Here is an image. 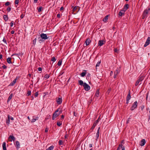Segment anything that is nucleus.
<instances>
[{
  "label": "nucleus",
  "mask_w": 150,
  "mask_h": 150,
  "mask_svg": "<svg viewBox=\"0 0 150 150\" xmlns=\"http://www.w3.org/2000/svg\"><path fill=\"white\" fill-rule=\"evenodd\" d=\"M38 92H36L35 93V97H37L38 96Z\"/></svg>",
  "instance_id": "49530a36"
},
{
  "label": "nucleus",
  "mask_w": 150,
  "mask_h": 150,
  "mask_svg": "<svg viewBox=\"0 0 150 150\" xmlns=\"http://www.w3.org/2000/svg\"><path fill=\"white\" fill-rule=\"evenodd\" d=\"M8 140L10 142H12V141H14L16 140V138L13 135H11L8 137Z\"/></svg>",
  "instance_id": "6e6552de"
},
{
  "label": "nucleus",
  "mask_w": 150,
  "mask_h": 150,
  "mask_svg": "<svg viewBox=\"0 0 150 150\" xmlns=\"http://www.w3.org/2000/svg\"><path fill=\"white\" fill-rule=\"evenodd\" d=\"M3 18L4 20L6 21H7L8 20V18L7 16L6 15H4L3 16Z\"/></svg>",
  "instance_id": "393cba45"
},
{
  "label": "nucleus",
  "mask_w": 150,
  "mask_h": 150,
  "mask_svg": "<svg viewBox=\"0 0 150 150\" xmlns=\"http://www.w3.org/2000/svg\"><path fill=\"white\" fill-rule=\"evenodd\" d=\"M42 8V6H40L39 8H37V9L38 12L40 13L41 11Z\"/></svg>",
  "instance_id": "c756f323"
},
{
  "label": "nucleus",
  "mask_w": 150,
  "mask_h": 150,
  "mask_svg": "<svg viewBox=\"0 0 150 150\" xmlns=\"http://www.w3.org/2000/svg\"><path fill=\"white\" fill-rule=\"evenodd\" d=\"M97 124L95 123V122H94L93 126L91 127V129L92 130H93V129L94 128L96 125H97Z\"/></svg>",
  "instance_id": "b1692460"
},
{
  "label": "nucleus",
  "mask_w": 150,
  "mask_h": 150,
  "mask_svg": "<svg viewBox=\"0 0 150 150\" xmlns=\"http://www.w3.org/2000/svg\"><path fill=\"white\" fill-rule=\"evenodd\" d=\"M13 21H12L11 22L10 24H11V27L13 26Z\"/></svg>",
  "instance_id": "6e6d98bb"
},
{
  "label": "nucleus",
  "mask_w": 150,
  "mask_h": 150,
  "mask_svg": "<svg viewBox=\"0 0 150 150\" xmlns=\"http://www.w3.org/2000/svg\"><path fill=\"white\" fill-rule=\"evenodd\" d=\"M2 67L4 69H6L7 68V67L5 65H4Z\"/></svg>",
  "instance_id": "864d4df0"
},
{
  "label": "nucleus",
  "mask_w": 150,
  "mask_h": 150,
  "mask_svg": "<svg viewBox=\"0 0 150 150\" xmlns=\"http://www.w3.org/2000/svg\"><path fill=\"white\" fill-rule=\"evenodd\" d=\"M3 41L6 43V40L4 39H4L3 40Z\"/></svg>",
  "instance_id": "69168bd1"
},
{
  "label": "nucleus",
  "mask_w": 150,
  "mask_h": 150,
  "mask_svg": "<svg viewBox=\"0 0 150 150\" xmlns=\"http://www.w3.org/2000/svg\"><path fill=\"white\" fill-rule=\"evenodd\" d=\"M9 4H10V2H6L5 4V5L7 6L9 5Z\"/></svg>",
  "instance_id": "de8ad7c7"
},
{
  "label": "nucleus",
  "mask_w": 150,
  "mask_h": 150,
  "mask_svg": "<svg viewBox=\"0 0 150 150\" xmlns=\"http://www.w3.org/2000/svg\"><path fill=\"white\" fill-rule=\"evenodd\" d=\"M99 96V90H98L96 91L95 95V96H96L97 97H98Z\"/></svg>",
  "instance_id": "c85d7f7f"
},
{
  "label": "nucleus",
  "mask_w": 150,
  "mask_h": 150,
  "mask_svg": "<svg viewBox=\"0 0 150 150\" xmlns=\"http://www.w3.org/2000/svg\"><path fill=\"white\" fill-rule=\"evenodd\" d=\"M62 125V123L60 122H58L57 123V125L59 126H60Z\"/></svg>",
  "instance_id": "e433bc0d"
},
{
  "label": "nucleus",
  "mask_w": 150,
  "mask_h": 150,
  "mask_svg": "<svg viewBox=\"0 0 150 150\" xmlns=\"http://www.w3.org/2000/svg\"><path fill=\"white\" fill-rule=\"evenodd\" d=\"M11 10V8L10 7H8L7 9V11L8 12H9Z\"/></svg>",
  "instance_id": "c03bdc74"
},
{
  "label": "nucleus",
  "mask_w": 150,
  "mask_h": 150,
  "mask_svg": "<svg viewBox=\"0 0 150 150\" xmlns=\"http://www.w3.org/2000/svg\"><path fill=\"white\" fill-rule=\"evenodd\" d=\"M62 99L61 97L58 98H56V101H57L58 104L59 105L62 103Z\"/></svg>",
  "instance_id": "9d476101"
},
{
  "label": "nucleus",
  "mask_w": 150,
  "mask_h": 150,
  "mask_svg": "<svg viewBox=\"0 0 150 150\" xmlns=\"http://www.w3.org/2000/svg\"><path fill=\"white\" fill-rule=\"evenodd\" d=\"M150 43V37H148L144 45V47H145L148 46Z\"/></svg>",
  "instance_id": "0eeeda50"
},
{
  "label": "nucleus",
  "mask_w": 150,
  "mask_h": 150,
  "mask_svg": "<svg viewBox=\"0 0 150 150\" xmlns=\"http://www.w3.org/2000/svg\"><path fill=\"white\" fill-rule=\"evenodd\" d=\"M78 82L79 84L81 86H83L84 85V83L83 81L81 80H80L78 81Z\"/></svg>",
  "instance_id": "412c9836"
},
{
  "label": "nucleus",
  "mask_w": 150,
  "mask_h": 150,
  "mask_svg": "<svg viewBox=\"0 0 150 150\" xmlns=\"http://www.w3.org/2000/svg\"><path fill=\"white\" fill-rule=\"evenodd\" d=\"M31 94V91H28L27 93V96H29Z\"/></svg>",
  "instance_id": "ea45409f"
},
{
  "label": "nucleus",
  "mask_w": 150,
  "mask_h": 150,
  "mask_svg": "<svg viewBox=\"0 0 150 150\" xmlns=\"http://www.w3.org/2000/svg\"><path fill=\"white\" fill-rule=\"evenodd\" d=\"M114 51L118 53V50H117V49L115 48V50H114Z\"/></svg>",
  "instance_id": "603ef678"
},
{
  "label": "nucleus",
  "mask_w": 150,
  "mask_h": 150,
  "mask_svg": "<svg viewBox=\"0 0 150 150\" xmlns=\"http://www.w3.org/2000/svg\"><path fill=\"white\" fill-rule=\"evenodd\" d=\"M57 16L58 18H60V14L59 13L57 15Z\"/></svg>",
  "instance_id": "13d9d810"
},
{
  "label": "nucleus",
  "mask_w": 150,
  "mask_h": 150,
  "mask_svg": "<svg viewBox=\"0 0 150 150\" xmlns=\"http://www.w3.org/2000/svg\"><path fill=\"white\" fill-rule=\"evenodd\" d=\"M91 42V40L90 39L88 38L85 41V43L86 46L88 45Z\"/></svg>",
  "instance_id": "2eb2a0df"
},
{
  "label": "nucleus",
  "mask_w": 150,
  "mask_h": 150,
  "mask_svg": "<svg viewBox=\"0 0 150 150\" xmlns=\"http://www.w3.org/2000/svg\"><path fill=\"white\" fill-rule=\"evenodd\" d=\"M101 63V60H100V61H99L97 63V64L96 65V67H99L100 64Z\"/></svg>",
  "instance_id": "7c9ffc66"
},
{
  "label": "nucleus",
  "mask_w": 150,
  "mask_h": 150,
  "mask_svg": "<svg viewBox=\"0 0 150 150\" xmlns=\"http://www.w3.org/2000/svg\"><path fill=\"white\" fill-rule=\"evenodd\" d=\"M35 119L36 120H37L38 119V117H34Z\"/></svg>",
  "instance_id": "774afa93"
},
{
  "label": "nucleus",
  "mask_w": 150,
  "mask_h": 150,
  "mask_svg": "<svg viewBox=\"0 0 150 150\" xmlns=\"http://www.w3.org/2000/svg\"><path fill=\"white\" fill-rule=\"evenodd\" d=\"M86 71L85 70V72H82L81 73L80 75H81V76L84 77L85 76L86 74Z\"/></svg>",
  "instance_id": "a878e982"
},
{
  "label": "nucleus",
  "mask_w": 150,
  "mask_h": 150,
  "mask_svg": "<svg viewBox=\"0 0 150 150\" xmlns=\"http://www.w3.org/2000/svg\"><path fill=\"white\" fill-rule=\"evenodd\" d=\"M38 0H34V3H36L37 2Z\"/></svg>",
  "instance_id": "e2e57ef3"
},
{
  "label": "nucleus",
  "mask_w": 150,
  "mask_h": 150,
  "mask_svg": "<svg viewBox=\"0 0 150 150\" xmlns=\"http://www.w3.org/2000/svg\"><path fill=\"white\" fill-rule=\"evenodd\" d=\"M83 86L84 89L86 91H88L90 89V87L86 83H84V85H83Z\"/></svg>",
  "instance_id": "39448f33"
},
{
  "label": "nucleus",
  "mask_w": 150,
  "mask_h": 150,
  "mask_svg": "<svg viewBox=\"0 0 150 150\" xmlns=\"http://www.w3.org/2000/svg\"><path fill=\"white\" fill-rule=\"evenodd\" d=\"M40 37L38 38L39 39V41H40H40L42 42V41H44L45 40L47 39L48 38V37L47 34L44 33H42L40 34Z\"/></svg>",
  "instance_id": "f257e3e1"
},
{
  "label": "nucleus",
  "mask_w": 150,
  "mask_h": 150,
  "mask_svg": "<svg viewBox=\"0 0 150 150\" xmlns=\"http://www.w3.org/2000/svg\"><path fill=\"white\" fill-rule=\"evenodd\" d=\"M120 146H121V148L122 149V150H125V147L122 145V144H120Z\"/></svg>",
  "instance_id": "72a5a7b5"
},
{
  "label": "nucleus",
  "mask_w": 150,
  "mask_h": 150,
  "mask_svg": "<svg viewBox=\"0 0 150 150\" xmlns=\"http://www.w3.org/2000/svg\"><path fill=\"white\" fill-rule=\"evenodd\" d=\"M146 142L145 141V139H142V140H141L139 144L141 146H142L144 145L146 143Z\"/></svg>",
  "instance_id": "f8f14e48"
},
{
  "label": "nucleus",
  "mask_w": 150,
  "mask_h": 150,
  "mask_svg": "<svg viewBox=\"0 0 150 150\" xmlns=\"http://www.w3.org/2000/svg\"><path fill=\"white\" fill-rule=\"evenodd\" d=\"M150 10L149 8H146L144 12L143 15H142V19H144L147 16V14Z\"/></svg>",
  "instance_id": "f03ea898"
},
{
  "label": "nucleus",
  "mask_w": 150,
  "mask_h": 150,
  "mask_svg": "<svg viewBox=\"0 0 150 150\" xmlns=\"http://www.w3.org/2000/svg\"><path fill=\"white\" fill-rule=\"evenodd\" d=\"M36 38H35L33 41V44L35 45V44H36Z\"/></svg>",
  "instance_id": "f704fd0d"
},
{
  "label": "nucleus",
  "mask_w": 150,
  "mask_h": 150,
  "mask_svg": "<svg viewBox=\"0 0 150 150\" xmlns=\"http://www.w3.org/2000/svg\"><path fill=\"white\" fill-rule=\"evenodd\" d=\"M104 41L103 40H100L98 42V45L100 46H102L104 44Z\"/></svg>",
  "instance_id": "ddd939ff"
},
{
  "label": "nucleus",
  "mask_w": 150,
  "mask_h": 150,
  "mask_svg": "<svg viewBox=\"0 0 150 150\" xmlns=\"http://www.w3.org/2000/svg\"><path fill=\"white\" fill-rule=\"evenodd\" d=\"M16 79H14L13 81L12 82V83H11V85H13L16 82Z\"/></svg>",
  "instance_id": "4c0bfd02"
},
{
  "label": "nucleus",
  "mask_w": 150,
  "mask_h": 150,
  "mask_svg": "<svg viewBox=\"0 0 150 150\" xmlns=\"http://www.w3.org/2000/svg\"><path fill=\"white\" fill-rule=\"evenodd\" d=\"M24 16L23 14H22L21 15V18L22 19L23 18V17H24Z\"/></svg>",
  "instance_id": "4d7b16f0"
},
{
  "label": "nucleus",
  "mask_w": 150,
  "mask_h": 150,
  "mask_svg": "<svg viewBox=\"0 0 150 150\" xmlns=\"http://www.w3.org/2000/svg\"><path fill=\"white\" fill-rule=\"evenodd\" d=\"M36 120L35 119L34 117H33V119H32V121H31V122L33 123V122H35V121H36Z\"/></svg>",
  "instance_id": "37998d69"
},
{
  "label": "nucleus",
  "mask_w": 150,
  "mask_h": 150,
  "mask_svg": "<svg viewBox=\"0 0 150 150\" xmlns=\"http://www.w3.org/2000/svg\"><path fill=\"white\" fill-rule=\"evenodd\" d=\"M67 137H68V135L67 134H66L64 136L65 139H67Z\"/></svg>",
  "instance_id": "bf43d9fd"
},
{
  "label": "nucleus",
  "mask_w": 150,
  "mask_h": 150,
  "mask_svg": "<svg viewBox=\"0 0 150 150\" xmlns=\"http://www.w3.org/2000/svg\"><path fill=\"white\" fill-rule=\"evenodd\" d=\"M64 7H62L60 8V10L61 11L62 10L64 9Z\"/></svg>",
  "instance_id": "0e129e2a"
},
{
  "label": "nucleus",
  "mask_w": 150,
  "mask_h": 150,
  "mask_svg": "<svg viewBox=\"0 0 150 150\" xmlns=\"http://www.w3.org/2000/svg\"><path fill=\"white\" fill-rule=\"evenodd\" d=\"M50 77V75L49 74H46L44 76V78L46 79H48Z\"/></svg>",
  "instance_id": "c9c22d12"
},
{
  "label": "nucleus",
  "mask_w": 150,
  "mask_h": 150,
  "mask_svg": "<svg viewBox=\"0 0 150 150\" xmlns=\"http://www.w3.org/2000/svg\"><path fill=\"white\" fill-rule=\"evenodd\" d=\"M121 148V146H120V145H119V146L117 148V150H120Z\"/></svg>",
  "instance_id": "5fc2aeb1"
},
{
  "label": "nucleus",
  "mask_w": 150,
  "mask_h": 150,
  "mask_svg": "<svg viewBox=\"0 0 150 150\" xmlns=\"http://www.w3.org/2000/svg\"><path fill=\"white\" fill-rule=\"evenodd\" d=\"M54 146L53 145L50 146L47 149H46V150H52L54 149Z\"/></svg>",
  "instance_id": "bb28decb"
},
{
  "label": "nucleus",
  "mask_w": 150,
  "mask_h": 150,
  "mask_svg": "<svg viewBox=\"0 0 150 150\" xmlns=\"http://www.w3.org/2000/svg\"><path fill=\"white\" fill-rule=\"evenodd\" d=\"M38 70L39 71H41L42 70V69L41 67H39L38 68Z\"/></svg>",
  "instance_id": "09e8293b"
},
{
  "label": "nucleus",
  "mask_w": 150,
  "mask_h": 150,
  "mask_svg": "<svg viewBox=\"0 0 150 150\" xmlns=\"http://www.w3.org/2000/svg\"><path fill=\"white\" fill-rule=\"evenodd\" d=\"M125 11H123L122 10H121V11L119 12L118 15L119 16H123L125 14Z\"/></svg>",
  "instance_id": "9b49d317"
},
{
  "label": "nucleus",
  "mask_w": 150,
  "mask_h": 150,
  "mask_svg": "<svg viewBox=\"0 0 150 150\" xmlns=\"http://www.w3.org/2000/svg\"><path fill=\"white\" fill-rule=\"evenodd\" d=\"M48 130H49L48 128H46L45 129V132H48Z\"/></svg>",
  "instance_id": "8fccbe9b"
},
{
  "label": "nucleus",
  "mask_w": 150,
  "mask_h": 150,
  "mask_svg": "<svg viewBox=\"0 0 150 150\" xmlns=\"http://www.w3.org/2000/svg\"><path fill=\"white\" fill-rule=\"evenodd\" d=\"M13 96V93H11L10 94V96H9L8 97V99L7 100L8 102L11 99V98Z\"/></svg>",
  "instance_id": "4be33fe9"
},
{
  "label": "nucleus",
  "mask_w": 150,
  "mask_h": 150,
  "mask_svg": "<svg viewBox=\"0 0 150 150\" xmlns=\"http://www.w3.org/2000/svg\"><path fill=\"white\" fill-rule=\"evenodd\" d=\"M10 119L11 120H14V119L13 117H11L10 118Z\"/></svg>",
  "instance_id": "052dcab7"
},
{
  "label": "nucleus",
  "mask_w": 150,
  "mask_h": 150,
  "mask_svg": "<svg viewBox=\"0 0 150 150\" xmlns=\"http://www.w3.org/2000/svg\"><path fill=\"white\" fill-rule=\"evenodd\" d=\"M62 64V61L61 60H59L58 62L57 65L59 66H60Z\"/></svg>",
  "instance_id": "2f4dec72"
},
{
  "label": "nucleus",
  "mask_w": 150,
  "mask_h": 150,
  "mask_svg": "<svg viewBox=\"0 0 150 150\" xmlns=\"http://www.w3.org/2000/svg\"><path fill=\"white\" fill-rule=\"evenodd\" d=\"M129 7V5L128 4H126L124 6V7L122 10L125 11V12L127 9Z\"/></svg>",
  "instance_id": "4468645a"
},
{
  "label": "nucleus",
  "mask_w": 150,
  "mask_h": 150,
  "mask_svg": "<svg viewBox=\"0 0 150 150\" xmlns=\"http://www.w3.org/2000/svg\"><path fill=\"white\" fill-rule=\"evenodd\" d=\"M14 33H15V31L14 30L11 31V33L12 34H13Z\"/></svg>",
  "instance_id": "338daca9"
},
{
  "label": "nucleus",
  "mask_w": 150,
  "mask_h": 150,
  "mask_svg": "<svg viewBox=\"0 0 150 150\" xmlns=\"http://www.w3.org/2000/svg\"><path fill=\"white\" fill-rule=\"evenodd\" d=\"M56 59L54 57H52L51 61H52L53 62H55L56 61Z\"/></svg>",
  "instance_id": "58836bf2"
},
{
  "label": "nucleus",
  "mask_w": 150,
  "mask_h": 150,
  "mask_svg": "<svg viewBox=\"0 0 150 150\" xmlns=\"http://www.w3.org/2000/svg\"><path fill=\"white\" fill-rule=\"evenodd\" d=\"M7 62L9 64H11V58L10 57H8L7 59Z\"/></svg>",
  "instance_id": "cd10ccee"
},
{
  "label": "nucleus",
  "mask_w": 150,
  "mask_h": 150,
  "mask_svg": "<svg viewBox=\"0 0 150 150\" xmlns=\"http://www.w3.org/2000/svg\"><path fill=\"white\" fill-rule=\"evenodd\" d=\"M100 120V117H99L98 119L96 120L94 122L97 124L99 122V121Z\"/></svg>",
  "instance_id": "79ce46f5"
},
{
  "label": "nucleus",
  "mask_w": 150,
  "mask_h": 150,
  "mask_svg": "<svg viewBox=\"0 0 150 150\" xmlns=\"http://www.w3.org/2000/svg\"><path fill=\"white\" fill-rule=\"evenodd\" d=\"M144 79V77L143 76H141L140 77L139 79L135 83V86H137L140 82H141Z\"/></svg>",
  "instance_id": "20e7f679"
},
{
  "label": "nucleus",
  "mask_w": 150,
  "mask_h": 150,
  "mask_svg": "<svg viewBox=\"0 0 150 150\" xmlns=\"http://www.w3.org/2000/svg\"><path fill=\"white\" fill-rule=\"evenodd\" d=\"M109 15L106 16L103 19V21L104 22H106L107 21L108 19Z\"/></svg>",
  "instance_id": "dca6fc26"
},
{
  "label": "nucleus",
  "mask_w": 150,
  "mask_h": 150,
  "mask_svg": "<svg viewBox=\"0 0 150 150\" xmlns=\"http://www.w3.org/2000/svg\"><path fill=\"white\" fill-rule=\"evenodd\" d=\"M131 98V94H130V91H129V93L127 96L126 99L128 100H129Z\"/></svg>",
  "instance_id": "a211bd4d"
},
{
  "label": "nucleus",
  "mask_w": 150,
  "mask_h": 150,
  "mask_svg": "<svg viewBox=\"0 0 150 150\" xmlns=\"http://www.w3.org/2000/svg\"><path fill=\"white\" fill-rule=\"evenodd\" d=\"M2 147L3 150H7L6 147V143L4 142L2 144Z\"/></svg>",
  "instance_id": "6ab92c4d"
},
{
  "label": "nucleus",
  "mask_w": 150,
  "mask_h": 150,
  "mask_svg": "<svg viewBox=\"0 0 150 150\" xmlns=\"http://www.w3.org/2000/svg\"><path fill=\"white\" fill-rule=\"evenodd\" d=\"M80 7L79 6H76L73 9V11L76 13L78 12L80 9Z\"/></svg>",
  "instance_id": "1a4fd4ad"
},
{
  "label": "nucleus",
  "mask_w": 150,
  "mask_h": 150,
  "mask_svg": "<svg viewBox=\"0 0 150 150\" xmlns=\"http://www.w3.org/2000/svg\"><path fill=\"white\" fill-rule=\"evenodd\" d=\"M59 111V109H58L55 112L53 113L52 117V119L53 120H54L55 118L57 117L60 114V111L58 113H57Z\"/></svg>",
  "instance_id": "7ed1b4c3"
},
{
  "label": "nucleus",
  "mask_w": 150,
  "mask_h": 150,
  "mask_svg": "<svg viewBox=\"0 0 150 150\" xmlns=\"http://www.w3.org/2000/svg\"><path fill=\"white\" fill-rule=\"evenodd\" d=\"M19 0H15V4H18L19 3Z\"/></svg>",
  "instance_id": "a18cd8bd"
},
{
  "label": "nucleus",
  "mask_w": 150,
  "mask_h": 150,
  "mask_svg": "<svg viewBox=\"0 0 150 150\" xmlns=\"http://www.w3.org/2000/svg\"><path fill=\"white\" fill-rule=\"evenodd\" d=\"M119 71L118 70H117L115 72L114 74H115V75H117L119 73Z\"/></svg>",
  "instance_id": "a19ab883"
},
{
  "label": "nucleus",
  "mask_w": 150,
  "mask_h": 150,
  "mask_svg": "<svg viewBox=\"0 0 150 150\" xmlns=\"http://www.w3.org/2000/svg\"><path fill=\"white\" fill-rule=\"evenodd\" d=\"M100 129V127H99L96 133V140H97V139H98V138L99 134Z\"/></svg>",
  "instance_id": "f3484780"
},
{
  "label": "nucleus",
  "mask_w": 150,
  "mask_h": 150,
  "mask_svg": "<svg viewBox=\"0 0 150 150\" xmlns=\"http://www.w3.org/2000/svg\"><path fill=\"white\" fill-rule=\"evenodd\" d=\"M64 117V115H62L61 116V119L62 120V119H63Z\"/></svg>",
  "instance_id": "680f3d73"
},
{
  "label": "nucleus",
  "mask_w": 150,
  "mask_h": 150,
  "mask_svg": "<svg viewBox=\"0 0 150 150\" xmlns=\"http://www.w3.org/2000/svg\"><path fill=\"white\" fill-rule=\"evenodd\" d=\"M130 118H128L127 120V124H128V123H129V121H130Z\"/></svg>",
  "instance_id": "3c124183"
},
{
  "label": "nucleus",
  "mask_w": 150,
  "mask_h": 150,
  "mask_svg": "<svg viewBox=\"0 0 150 150\" xmlns=\"http://www.w3.org/2000/svg\"><path fill=\"white\" fill-rule=\"evenodd\" d=\"M8 119L6 120V123L8 125L10 124V116L9 115H8Z\"/></svg>",
  "instance_id": "5701e85b"
},
{
  "label": "nucleus",
  "mask_w": 150,
  "mask_h": 150,
  "mask_svg": "<svg viewBox=\"0 0 150 150\" xmlns=\"http://www.w3.org/2000/svg\"><path fill=\"white\" fill-rule=\"evenodd\" d=\"M137 102L136 101H135L133 104L131 108V110H133L135 108H136L137 105Z\"/></svg>",
  "instance_id": "423d86ee"
},
{
  "label": "nucleus",
  "mask_w": 150,
  "mask_h": 150,
  "mask_svg": "<svg viewBox=\"0 0 150 150\" xmlns=\"http://www.w3.org/2000/svg\"><path fill=\"white\" fill-rule=\"evenodd\" d=\"M16 145L17 148H19L20 147V145L19 142L18 141H16Z\"/></svg>",
  "instance_id": "aec40b11"
},
{
  "label": "nucleus",
  "mask_w": 150,
  "mask_h": 150,
  "mask_svg": "<svg viewBox=\"0 0 150 150\" xmlns=\"http://www.w3.org/2000/svg\"><path fill=\"white\" fill-rule=\"evenodd\" d=\"M59 145H62L63 144V142L61 140H59Z\"/></svg>",
  "instance_id": "473e14b6"
}]
</instances>
